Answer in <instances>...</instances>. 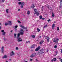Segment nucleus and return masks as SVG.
Wrapping results in <instances>:
<instances>
[{
  "mask_svg": "<svg viewBox=\"0 0 62 62\" xmlns=\"http://www.w3.org/2000/svg\"><path fill=\"white\" fill-rule=\"evenodd\" d=\"M4 47L3 46H2L1 48V51L2 53H4Z\"/></svg>",
  "mask_w": 62,
  "mask_h": 62,
  "instance_id": "1",
  "label": "nucleus"
},
{
  "mask_svg": "<svg viewBox=\"0 0 62 62\" xmlns=\"http://www.w3.org/2000/svg\"><path fill=\"white\" fill-rule=\"evenodd\" d=\"M46 39H47V42H50V37H48L46 36L45 37Z\"/></svg>",
  "mask_w": 62,
  "mask_h": 62,
  "instance_id": "2",
  "label": "nucleus"
},
{
  "mask_svg": "<svg viewBox=\"0 0 62 62\" xmlns=\"http://www.w3.org/2000/svg\"><path fill=\"white\" fill-rule=\"evenodd\" d=\"M24 4V2H21V8H23V5Z\"/></svg>",
  "mask_w": 62,
  "mask_h": 62,
  "instance_id": "3",
  "label": "nucleus"
},
{
  "mask_svg": "<svg viewBox=\"0 0 62 62\" xmlns=\"http://www.w3.org/2000/svg\"><path fill=\"white\" fill-rule=\"evenodd\" d=\"M59 40V39H58L57 38L56 39H55L54 40V42L56 43L58 42Z\"/></svg>",
  "mask_w": 62,
  "mask_h": 62,
  "instance_id": "4",
  "label": "nucleus"
},
{
  "mask_svg": "<svg viewBox=\"0 0 62 62\" xmlns=\"http://www.w3.org/2000/svg\"><path fill=\"white\" fill-rule=\"evenodd\" d=\"M19 26L21 27L22 28H23V29H27V28L23 26L22 25H20Z\"/></svg>",
  "mask_w": 62,
  "mask_h": 62,
  "instance_id": "5",
  "label": "nucleus"
},
{
  "mask_svg": "<svg viewBox=\"0 0 62 62\" xmlns=\"http://www.w3.org/2000/svg\"><path fill=\"white\" fill-rule=\"evenodd\" d=\"M18 39L17 41L18 42H21V41H23V40L21 39V38H17Z\"/></svg>",
  "mask_w": 62,
  "mask_h": 62,
  "instance_id": "6",
  "label": "nucleus"
},
{
  "mask_svg": "<svg viewBox=\"0 0 62 62\" xmlns=\"http://www.w3.org/2000/svg\"><path fill=\"white\" fill-rule=\"evenodd\" d=\"M55 25V24L54 23L52 26V29H54V25Z\"/></svg>",
  "mask_w": 62,
  "mask_h": 62,
  "instance_id": "7",
  "label": "nucleus"
},
{
  "mask_svg": "<svg viewBox=\"0 0 62 62\" xmlns=\"http://www.w3.org/2000/svg\"><path fill=\"white\" fill-rule=\"evenodd\" d=\"M20 34L18 33L17 34V39L20 38Z\"/></svg>",
  "mask_w": 62,
  "mask_h": 62,
  "instance_id": "8",
  "label": "nucleus"
},
{
  "mask_svg": "<svg viewBox=\"0 0 62 62\" xmlns=\"http://www.w3.org/2000/svg\"><path fill=\"white\" fill-rule=\"evenodd\" d=\"M8 25H11V24H12V23H11V21H9L8 22Z\"/></svg>",
  "mask_w": 62,
  "mask_h": 62,
  "instance_id": "9",
  "label": "nucleus"
},
{
  "mask_svg": "<svg viewBox=\"0 0 62 62\" xmlns=\"http://www.w3.org/2000/svg\"><path fill=\"white\" fill-rule=\"evenodd\" d=\"M8 57V56L6 55H5L4 56L2 57V58H7Z\"/></svg>",
  "mask_w": 62,
  "mask_h": 62,
  "instance_id": "10",
  "label": "nucleus"
},
{
  "mask_svg": "<svg viewBox=\"0 0 62 62\" xmlns=\"http://www.w3.org/2000/svg\"><path fill=\"white\" fill-rule=\"evenodd\" d=\"M43 42H44V41H43V40H41V41L40 42V44L41 45V44H42V43H43Z\"/></svg>",
  "mask_w": 62,
  "mask_h": 62,
  "instance_id": "11",
  "label": "nucleus"
},
{
  "mask_svg": "<svg viewBox=\"0 0 62 62\" xmlns=\"http://www.w3.org/2000/svg\"><path fill=\"white\" fill-rule=\"evenodd\" d=\"M39 48H40V46H39L38 48H37L35 49V51H38L39 49Z\"/></svg>",
  "mask_w": 62,
  "mask_h": 62,
  "instance_id": "12",
  "label": "nucleus"
},
{
  "mask_svg": "<svg viewBox=\"0 0 62 62\" xmlns=\"http://www.w3.org/2000/svg\"><path fill=\"white\" fill-rule=\"evenodd\" d=\"M37 9H34V12H35V13L34 14H36V13H37Z\"/></svg>",
  "mask_w": 62,
  "mask_h": 62,
  "instance_id": "13",
  "label": "nucleus"
},
{
  "mask_svg": "<svg viewBox=\"0 0 62 62\" xmlns=\"http://www.w3.org/2000/svg\"><path fill=\"white\" fill-rule=\"evenodd\" d=\"M14 53L13 51H12L11 52V54H10V55H14Z\"/></svg>",
  "mask_w": 62,
  "mask_h": 62,
  "instance_id": "14",
  "label": "nucleus"
},
{
  "mask_svg": "<svg viewBox=\"0 0 62 62\" xmlns=\"http://www.w3.org/2000/svg\"><path fill=\"white\" fill-rule=\"evenodd\" d=\"M32 5V6L31 7V8H34V7H35V5H34V4H33Z\"/></svg>",
  "mask_w": 62,
  "mask_h": 62,
  "instance_id": "15",
  "label": "nucleus"
},
{
  "mask_svg": "<svg viewBox=\"0 0 62 62\" xmlns=\"http://www.w3.org/2000/svg\"><path fill=\"white\" fill-rule=\"evenodd\" d=\"M48 26V25L47 24H46L43 27V28H46Z\"/></svg>",
  "mask_w": 62,
  "mask_h": 62,
  "instance_id": "16",
  "label": "nucleus"
},
{
  "mask_svg": "<svg viewBox=\"0 0 62 62\" xmlns=\"http://www.w3.org/2000/svg\"><path fill=\"white\" fill-rule=\"evenodd\" d=\"M31 37L32 38H34H34H36V37L34 35H31Z\"/></svg>",
  "mask_w": 62,
  "mask_h": 62,
  "instance_id": "17",
  "label": "nucleus"
},
{
  "mask_svg": "<svg viewBox=\"0 0 62 62\" xmlns=\"http://www.w3.org/2000/svg\"><path fill=\"white\" fill-rule=\"evenodd\" d=\"M26 43H30V42L29 41H26Z\"/></svg>",
  "mask_w": 62,
  "mask_h": 62,
  "instance_id": "18",
  "label": "nucleus"
},
{
  "mask_svg": "<svg viewBox=\"0 0 62 62\" xmlns=\"http://www.w3.org/2000/svg\"><path fill=\"white\" fill-rule=\"evenodd\" d=\"M36 14L37 16H39V13L38 12H37V13H36Z\"/></svg>",
  "mask_w": 62,
  "mask_h": 62,
  "instance_id": "19",
  "label": "nucleus"
},
{
  "mask_svg": "<svg viewBox=\"0 0 62 62\" xmlns=\"http://www.w3.org/2000/svg\"><path fill=\"white\" fill-rule=\"evenodd\" d=\"M39 17L40 19L41 20V19H42V16L41 15L39 16Z\"/></svg>",
  "mask_w": 62,
  "mask_h": 62,
  "instance_id": "20",
  "label": "nucleus"
},
{
  "mask_svg": "<svg viewBox=\"0 0 62 62\" xmlns=\"http://www.w3.org/2000/svg\"><path fill=\"white\" fill-rule=\"evenodd\" d=\"M35 45L34 44L32 45L31 48H34V47H35Z\"/></svg>",
  "mask_w": 62,
  "mask_h": 62,
  "instance_id": "21",
  "label": "nucleus"
},
{
  "mask_svg": "<svg viewBox=\"0 0 62 62\" xmlns=\"http://www.w3.org/2000/svg\"><path fill=\"white\" fill-rule=\"evenodd\" d=\"M14 38H16V33L14 34Z\"/></svg>",
  "mask_w": 62,
  "mask_h": 62,
  "instance_id": "22",
  "label": "nucleus"
},
{
  "mask_svg": "<svg viewBox=\"0 0 62 62\" xmlns=\"http://www.w3.org/2000/svg\"><path fill=\"white\" fill-rule=\"evenodd\" d=\"M62 0H61L60 1V5H62Z\"/></svg>",
  "mask_w": 62,
  "mask_h": 62,
  "instance_id": "23",
  "label": "nucleus"
},
{
  "mask_svg": "<svg viewBox=\"0 0 62 62\" xmlns=\"http://www.w3.org/2000/svg\"><path fill=\"white\" fill-rule=\"evenodd\" d=\"M47 8H48L49 9H51V8H51V7L49 6Z\"/></svg>",
  "mask_w": 62,
  "mask_h": 62,
  "instance_id": "24",
  "label": "nucleus"
},
{
  "mask_svg": "<svg viewBox=\"0 0 62 62\" xmlns=\"http://www.w3.org/2000/svg\"><path fill=\"white\" fill-rule=\"evenodd\" d=\"M37 30L38 31V32H39L40 30L39 29V28H37Z\"/></svg>",
  "mask_w": 62,
  "mask_h": 62,
  "instance_id": "25",
  "label": "nucleus"
},
{
  "mask_svg": "<svg viewBox=\"0 0 62 62\" xmlns=\"http://www.w3.org/2000/svg\"><path fill=\"white\" fill-rule=\"evenodd\" d=\"M5 25L7 26V25H8V23H5Z\"/></svg>",
  "mask_w": 62,
  "mask_h": 62,
  "instance_id": "26",
  "label": "nucleus"
},
{
  "mask_svg": "<svg viewBox=\"0 0 62 62\" xmlns=\"http://www.w3.org/2000/svg\"><path fill=\"white\" fill-rule=\"evenodd\" d=\"M52 16L53 17H54V13H52Z\"/></svg>",
  "mask_w": 62,
  "mask_h": 62,
  "instance_id": "27",
  "label": "nucleus"
},
{
  "mask_svg": "<svg viewBox=\"0 0 62 62\" xmlns=\"http://www.w3.org/2000/svg\"><path fill=\"white\" fill-rule=\"evenodd\" d=\"M6 33V32H4L2 33V35H5V33Z\"/></svg>",
  "mask_w": 62,
  "mask_h": 62,
  "instance_id": "28",
  "label": "nucleus"
},
{
  "mask_svg": "<svg viewBox=\"0 0 62 62\" xmlns=\"http://www.w3.org/2000/svg\"><path fill=\"white\" fill-rule=\"evenodd\" d=\"M35 56V55L32 54L31 55V57H34Z\"/></svg>",
  "mask_w": 62,
  "mask_h": 62,
  "instance_id": "29",
  "label": "nucleus"
},
{
  "mask_svg": "<svg viewBox=\"0 0 62 62\" xmlns=\"http://www.w3.org/2000/svg\"><path fill=\"white\" fill-rule=\"evenodd\" d=\"M8 9H7L6 10V11L7 13H8Z\"/></svg>",
  "mask_w": 62,
  "mask_h": 62,
  "instance_id": "30",
  "label": "nucleus"
},
{
  "mask_svg": "<svg viewBox=\"0 0 62 62\" xmlns=\"http://www.w3.org/2000/svg\"><path fill=\"white\" fill-rule=\"evenodd\" d=\"M27 14H30V11H28L27 12Z\"/></svg>",
  "mask_w": 62,
  "mask_h": 62,
  "instance_id": "31",
  "label": "nucleus"
},
{
  "mask_svg": "<svg viewBox=\"0 0 62 62\" xmlns=\"http://www.w3.org/2000/svg\"><path fill=\"white\" fill-rule=\"evenodd\" d=\"M20 31L21 32H24V31H23V29H21V30H20Z\"/></svg>",
  "mask_w": 62,
  "mask_h": 62,
  "instance_id": "32",
  "label": "nucleus"
},
{
  "mask_svg": "<svg viewBox=\"0 0 62 62\" xmlns=\"http://www.w3.org/2000/svg\"><path fill=\"white\" fill-rule=\"evenodd\" d=\"M20 35H23V33L21 32L20 33Z\"/></svg>",
  "mask_w": 62,
  "mask_h": 62,
  "instance_id": "33",
  "label": "nucleus"
},
{
  "mask_svg": "<svg viewBox=\"0 0 62 62\" xmlns=\"http://www.w3.org/2000/svg\"><path fill=\"white\" fill-rule=\"evenodd\" d=\"M62 4L61 5H60V7H59L60 8H62Z\"/></svg>",
  "mask_w": 62,
  "mask_h": 62,
  "instance_id": "34",
  "label": "nucleus"
},
{
  "mask_svg": "<svg viewBox=\"0 0 62 62\" xmlns=\"http://www.w3.org/2000/svg\"><path fill=\"white\" fill-rule=\"evenodd\" d=\"M22 3V2H18V4L19 5H21Z\"/></svg>",
  "mask_w": 62,
  "mask_h": 62,
  "instance_id": "35",
  "label": "nucleus"
},
{
  "mask_svg": "<svg viewBox=\"0 0 62 62\" xmlns=\"http://www.w3.org/2000/svg\"><path fill=\"white\" fill-rule=\"evenodd\" d=\"M57 46L55 45L54 46V48L55 49V48H57Z\"/></svg>",
  "mask_w": 62,
  "mask_h": 62,
  "instance_id": "36",
  "label": "nucleus"
},
{
  "mask_svg": "<svg viewBox=\"0 0 62 62\" xmlns=\"http://www.w3.org/2000/svg\"><path fill=\"white\" fill-rule=\"evenodd\" d=\"M54 60L55 61L56 60V58H54Z\"/></svg>",
  "mask_w": 62,
  "mask_h": 62,
  "instance_id": "37",
  "label": "nucleus"
},
{
  "mask_svg": "<svg viewBox=\"0 0 62 62\" xmlns=\"http://www.w3.org/2000/svg\"><path fill=\"white\" fill-rule=\"evenodd\" d=\"M43 6H42V11H43Z\"/></svg>",
  "mask_w": 62,
  "mask_h": 62,
  "instance_id": "38",
  "label": "nucleus"
},
{
  "mask_svg": "<svg viewBox=\"0 0 62 62\" xmlns=\"http://www.w3.org/2000/svg\"><path fill=\"white\" fill-rule=\"evenodd\" d=\"M57 29L58 31V30H59V27H57Z\"/></svg>",
  "mask_w": 62,
  "mask_h": 62,
  "instance_id": "39",
  "label": "nucleus"
},
{
  "mask_svg": "<svg viewBox=\"0 0 62 62\" xmlns=\"http://www.w3.org/2000/svg\"><path fill=\"white\" fill-rule=\"evenodd\" d=\"M17 27H18V26L17 25H16V26H15V28L16 29L17 28Z\"/></svg>",
  "mask_w": 62,
  "mask_h": 62,
  "instance_id": "40",
  "label": "nucleus"
},
{
  "mask_svg": "<svg viewBox=\"0 0 62 62\" xmlns=\"http://www.w3.org/2000/svg\"><path fill=\"white\" fill-rule=\"evenodd\" d=\"M16 50H18V48L17 47H16Z\"/></svg>",
  "mask_w": 62,
  "mask_h": 62,
  "instance_id": "41",
  "label": "nucleus"
},
{
  "mask_svg": "<svg viewBox=\"0 0 62 62\" xmlns=\"http://www.w3.org/2000/svg\"><path fill=\"white\" fill-rule=\"evenodd\" d=\"M18 11H19L20 12L21 11V10H20V9H18Z\"/></svg>",
  "mask_w": 62,
  "mask_h": 62,
  "instance_id": "42",
  "label": "nucleus"
},
{
  "mask_svg": "<svg viewBox=\"0 0 62 62\" xmlns=\"http://www.w3.org/2000/svg\"><path fill=\"white\" fill-rule=\"evenodd\" d=\"M60 59H61L60 60L61 62H62V59L61 58H60Z\"/></svg>",
  "mask_w": 62,
  "mask_h": 62,
  "instance_id": "43",
  "label": "nucleus"
},
{
  "mask_svg": "<svg viewBox=\"0 0 62 62\" xmlns=\"http://www.w3.org/2000/svg\"><path fill=\"white\" fill-rule=\"evenodd\" d=\"M41 50L42 51H43L42 52V53H44V52H43V51H44V49H42Z\"/></svg>",
  "mask_w": 62,
  "mask_h": 62,
  "instance_id": "44",
  "label": "nucleus"
},
{
  "mask_svg": "<svg viewBox=\"0 0 62 62\" xmlns=\"http://www.w3.org/2000/svg\"><path fill=\"white\" fill-rule=\"evenodd\" d=\"M3 39H4V40L5 41H6V39L5 38H3Z\"/></svg>",
  "mask_w": 62,
  "mask_h": 62,
  "instance_id": "45",
  "label": "nucleus"
},
{
  "mask_svg": "<svg viewBox=\"0 0 62 62\" xmlns=\"http://www.w3.org/2000/svg\"><path fill=\"white\" fill-rule=\"evenodd\" d=\"M51 21V19H49V20H47V22H50Z\"/></svg>",
  "mask_w": 62,
  "mask_h": 62,
  "instance_id": "46",
  "label": "nucleus"
},
{
  "mask_svg": "<svg viewBox=\"0 0 62 62\" xmlns=\"http://www.w3.org/2000/svg\"><path fill=\"white\" fill-rule=\"evenodd\" d=\"M18 22L19 23H21V22L19 21H18Z\"/></svg>",
  "mask_w": 62,
  "mask_h": 62,
  "instance_id": "47",
  "label": "nucleus"
},
{
  "mask_svg": "<svg viewBox=\"0 0 62 62\" xmlns=\"http://www.w3.org/2000/svg\"><path fill=\"white\" fill-rule=\"evenodd\" d=\"M1 32H4V30H2L1 31Z\"/></svg>",
  "mask_w": 62,
  "mask_h": 62,
  "instance_id": "48",
  "label": "nucleus"
},
{
  "mask_svg": "<svg viewBox=\"0 0 62 62\" xmlns=\"http://www.w3.org/2000/svg\"><path fill=\"white\" fill-rule=\"evenodd\" d=\"M61 53H62V49H61Z\"/></svg>",
  "mask_w": 62,
  "mask_h": 62,
  "instance_id": "49",
  "label": "nucleus"
},
{
  "mask_svg": "<svg viewBox=\"0 0 62 62\" xmlns=\"http://www.w3.org/2000/svg\"><path fill=\"white\" fill-rule=\"evenodd\" d=\"M45 19V18H42V20H44Z\"/></svg>",
  "mask_w": 62,
  "mask_h": 62,
  "instance_id": "50",
  "label": "nucleus"
},
{
  "mask_svg": "<svg viewBox=\"0 0 62 62\" xmlns=\"http://www.w3.org/2000/svg\"><path fill=\"white\" fill-rule=\"evenodd\" d=\"M2 2H4L5 1V0H2Z\"/></svg>",
  "mask_w": 62,
  "mask_h": 62,
  "instance_id": "51",
  "label": "nucleus"
},
{
  "mask_svg": "<svg viewBox=\"0 0 62 62\" xmlns=\"http://www.w3.org/2000/svg\"><path fill=\"white\" fill-rule=\"evenodd\" d=\"M51 61H52V62H53V61H54V60H53V59Z\"/></svg>",
  "mask_w": 62,
  "mask_h": 62,
  "instance_id": "52",
  "label": "nucleus"
},
{
  "mask_svg": "<svg viewBox=\"0 0 62 62\" xmlns=\"http://www.w3.org/2000/svg\"><path fill=\"white\" fill-rule=\"evenodd\" d=\"M13 31L12 30L10 31L11 32H12Z\"/></svg>",
  "mask_w": 62,
  "mask_h": 62,
  "instance_id": "53",
  "label": "nucleus"
},
{
  "mask_svg": "<svg viewBox=\"0 0 62 62\" xmlns=\"http://www.w3.org/2000/svg\"><path fill=\"white\" fill-rule=\"evenodd\" d=\"M9 60L10 61H11V59H9Z\"/></svg>",
  "mask_w": 62,
  "mask_h": 62,
  "instance_id": "54",
  "label": "nucleus"
},
{
  "mask_svg": "<svg viewBox=\"0 0 62 62\" xmlns=\"http://www.w3.org/2000/svg\"><path fill=\"white\" fill-rule=\"evenodd\" d=\"M30 61H31V59L30 60Z\"/></svg>",
  "mask_w": 62,
  "mask_h": 62,
  "instance_id": "55",
  "label": "nucleus"
},
{
  "mask_svg": "<svg viewBox=\"0 0 62 62\" xmlns=\"http://www.w3.org/2000/svg\"><path fill=\"white\" fill-rule=\"evenodd\" d=\"M26 31H28V30H26Z\"/></svg>",
  "mask_w": 62,
  "mask_h": 62,
  "instance_id": "56",
  "label": "nucleus"
},
{
  "mask_svg": "<svg viewBox=\"0 0 62 62\" xmlns=\"http://www.w3.org/2000/svg\"><path fill=\"white\" fill-rule=\"evenodd\" d=\"M1 26H0V29H1Z\"/></svg>",
  "mask_w": 62,
  "mask_h": 62,
  "instance_id": "57",
  "label": "nucleus"
},
{
  "mask_svg": "<svg viewBox=\"0 0 62 62\" xmlns=\"http://www.w3.org/2000/svg\"><path fill=\"white\" fill-rule=\"evenodd\" d=\"M19 1H20L21 0H18Z\"/></svg>",
  "mask_w": 62,
  "mask_h": 62,
  "instance_id": "58",
  "label": "nucleus"
},
{
  "mask_svg": "<svg viewBox=\"0 0 62 62\" xmlns=\"http://www.w3.org/2000/svg\"><path fill=\"white\" fill-rule=\"evenodd\" d=\"M25 62H27V61H25Z\"/></svg>",
  "mask_w": 62,
  "mask_h": 62,
  "instance_id": "59",
  "label": "nucleus"
},
{
  "mask_svg": "<svg viewBox=\"0 0 62 62\" xmlns=\"http://www.w3.org/2000/svg\"><path fill=\"white\" fill-rule=\"evenodd\" d=\"M47 52H48V50H47Z\"/></svg>",
  "mask_w": 62,
  "mask_h": 62,
  "instance_id": "60",
  "label": "nucleus"
},
{
  "mask_svg": "<svg viewBox=\"0 0 62 62\" xmlns=\"http://www.w3.org/2000/svg\"><path fill=\"white\" fill-rule=\"evenodd\" d=\"M1 23H0V25H1Z\"/></svg>",
  "mask_w": 62,
  "mask_h": 62,
  "instance_id": "61",
  "label": "nucleus"
},
{
  "mask_svg": "<svg viewBox=\"0 0 62 62\" xmlns=\"http://www.w3.org/2000/svg\"><path fill=\"white\" fill-rule=\"evenodd\" d=\"M41 36H40L39 38H41Z\"/></svg>",
  "mask_w": 62,
  "mask_h": 62,
  "instance_id": "62",
  "label": "nucleus"
},
{
  "mask_svg": "<svg viewBox=\"0 0 62 62\" xmlns=\"http://www.w3.org/2000/svg\"><path fill=\"white\" fill-rule=\"evenodd\" d=\"M30 57H31V56H30Z\"/></svg>",
  "mask_w": 62,
  "mask_h": 62,
  "instance_id": "63",
  "label": "nucleus"
},
{
  "mask_svg": "<svg viewBox=\"0 0 62 62\" xmlns=\"http://www.w3.org/2000/svg\"><path fill=\"white\" fill-rule=\"evenodd\" d=\"M32 60L31 59V61H32Z\"/></svg>",
  "mask_w": 62,
  "mask_h": 62,
  "instance_id": "64",
  "label": "nucleus"
}]
</instances>
